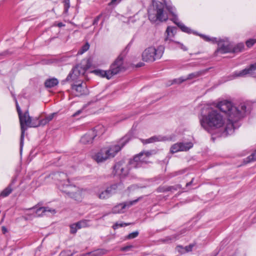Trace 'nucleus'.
Wrapping results in <instances>:
<instances>
[{"label": "nucleus", "instance_id": "obj_38", "mask_svg": "<svg viewBox=\"0 0 256 256\" xmlns=\"http://www.w3.org/2000/svg\"><path fill=\"white\" fill-rule=\"evenodd\" d=\"M90 48V44L88 42H86V44L83 46L82 48H81V54L87 51Z\"/></svg>", "mask_w": 256, "mask_h": 256}, {"label": "nucleus", "instance_id": "obj_12", "mask_svg": "<svg viewBox=\"0 0 256 256\" xmlns=\"http://www.w3.org/2000/svg\"><path fill=\"white\" fill-rule=\"evenodd\" d=\"M124 70V68L122 66V58L120 56H118L114 62L111 65L108 71H110V74H111L112 78L114 75L120 72H121Z\"/></svg>", "mask_w": 256, "mask_h": 256}, {"label": "nucleus", "instance_id": "obj_24", "mask_svg": "<svg viewBox=\"0 0 256 256\" xmlns=\"http://www.w3.org/2000/svg\"><path fill=\"white\" fill-rule=\"evenodd\" d=\"M94 131L96 136L102 134L105 132V128L102 125H98L96 126L93 130Z\"/></svg>", "mask_w": 256, "mask_h": 256}, {"label": "nucleus", "instance_id": "obj_25", "mask_svg": "<svg viewBox=\"0 0 256 256\" xmlns=\"http://www.w3.org/2000/svg\"><path fill=\"white\" fill-rule=\"evenodd\" d=\"M122 187V184H114L108 187L107 189L109 190L111 196L116 192L117 190Z\"/></svg>", "mask_w": 256, "mask_h": 256}, {"label": "nucleus", "instance_id": "obj_30", "mask_svg": "<svg viewBox=\"0 0 256 256\" xmlns=\"http://www.w3.org/2000/svg\"><path fill=\"white\" fill-rule=\"evenodd\" d=\"M200 36L203 38L204 40L207 42H212V43H216L217 42V38H210L207 36L201 34Z\"/></svg>", "mask_w": 256, "mask_h": 256}, {"label": "nucleus", "instance_id": "obj_41", "mask_svg": "<svg viewBox=\"0 0 256 256\" xmlns=\"http://www.w3.org/2000/svg\"><path fill=\"white\" fill-rule=\"evenodd\" d=\"M64 12L66 13L68 11V9L70 7V0H64Z\"/></svg>", "mask_w": 256, "mask_h": 256}, {"label": "nucleus", "instance_id": "obj_1", "mask_svg": "<svg viewBox=\"0 0 256 256\" xmlns=\"http://www.w3.org/2000/svg\"><path fill=\"white\" fill-rule=\"evenodd\" d=\"M165 8L174 16L172 20L175 23L181 30L185 32L190 34L192 30L178 21V19L175 14V8L172 6H165L163 3L153 0L152 4L148 10V16L149 20L153 23L163 22L168 19V14L165 10Z\"/></svg>", "mask_w": 256, "mask_h": 256}, {"label": "nucleus", "instance_id": "obj_44", "mask_svg": "<svg viewBox=\"0 0 256 256\" xmlns=\"http://www.w3.org/2000/svg\"><path fill=\"white\" fill-rule=\"evenodd\" d=\"M101 16H102V14H100L94 18V20L93 22H92L93 25H96V24H98Z\"/></svg>", "mask_w": 256, "mask_h": 256}, {"label": "nucleus", "instance_id": "obj_45", "mask_svg": "<svg viewBox=\"0 0 256 256\" xmlns=\"http://www.w3.org/2000/svg\"><path fill=\"white\" fill-rule=\"evenodd\" d=\"M174 43L178 44L180 45V48L183 50L186 51L187 50L186 48L183 44L178 42H174Z\"/></svg>", "mask_w": 256, "mask_h": 256}, {"label": "nucleus", "instance_id": "obj_42", "mask_svg": "<svg viewBox=\"0 0 256 256\" xmlns=\"http://www.w3.org/2000/svg\"><path fill=\"white\" fill-rule=\"evenodd\" d=\"M72 254L70 252L64 250L62 251L58 256H72Z\"/></svg>", "mask_w": 256, "mask_h": 256}, {"label": "nucleus", "instance_id": "obj_29", "mask_svg": "<svg viewBox=\"0 0 256 256\" xmlns=\"http://www.w3.org/2000/svg\"><path fill=\"white\" fill-rule=\"evenodd\" d=\"M80 88V84L72 85V94L76 96H79V88Z\"/></svg>", "mask_w": 256, "mask_h": 256}, {"label": "nucleus", "instance_id": "obj_14", "mask_svg": "<svg viewBox=\"0 0 256 256\" xmlns=\"http://www.w3.org/2000/svg\"><path fill=\"white\" fill-rule=\"evenodd\" d=\"M140 198H138L135 200L130 201L128 202H125L122 204H120L116 206L112 210V212L114 214L122 213L124 212V210L126 207H130L134 204H136L139 200Z\"/></svg>", "mask_w": 256, "mask_h": 256}, {"label": "nucleus", "instance_id": "obj_37", "mask_svg": "<svg viewBox=\"0 0 256 256\" xmlns=\"http://www.w3.org/2000/svg\"><path fill=\"white\" fill-rule=\"evenodd\" d=\"M256 43L254 39H250L246 42V46L248 48L252 47Z\"/></svg>", "mask_w": 256, "mask_h": 256}, {"label": "nucleus", "instance_id": "obj_46", "mask_svg": "<svg viewBox=\"0 0 256 256\" xmlns=\"http://www.w3.org/2000/svg\"><path fill=\"white\" fill-rule=\"evenodd\" d=\"M16 106L17 111H18V116L20 117V116H21L22 114V112H21L20 108V106H18V104L17 101L16 100Z\"/></svg>", "mask_w": 256, "mask_h": 256}, {"label": "nucleus", "instance_id": "obj_2", "mask_svg": "<svg viewBox=\"0 0 256 256\" xmlns=\"http://www.w3.org/2000/svg\"><path fill=\"white\" fill-rule=\"evenodd\" d=\"M218 108L226 113L228 117L225 132L228 134H231L234 132V124L243 117L246 112V107L244 103L240 104L238 107L234 106L232 103L224 100L218 104Z\"/></svg>", "mask_w": 256, "mask_h": 256}, {"label": "nucleus", "instance_id": "obj_49", "mask_svg": "<svg viewBox=\"0 0 256 256\" xmlns=\"http://www.w3.org/2000/svg\"><path fill=\"white\" fill-rule=\"evenodd\" d=\"M132 246H125V247H124L122 248V251H126L128 250H129L130 248H132Z\"/></svg>", "mask_w": 256, "mask_h": 256}, {"label": "nucleus", "instance_id": "obj_20", "mask_svg": "<svg viewBox=\"0 0 256 256\" xmlns=\"http://www.w3.org/2000/svg\"><path fill=\"white\" fill-rule=\"evenodd\" d=\"M72 73H70L66 78V80H69L70 79H72L73 80H77V77L80 74V71L78 70V66H75L72 70Z\"/></svg>", "mask_w": 256, "mask_h": 256}, {"label": "nucleus", "instance_id": "obj_39", "mask_svg": "<svg viewBox=\"0 0 256 256\" xmlns=\"http://www.w3.org/2000/svg\"><path fill=\"white\" fill-rule=\"evenodd\" d=\"M128 224H126V223L119 224L118 222H116V223L113 226V228L114 229H116V228H118L119 227H122V226H128Z\"/></svg>", "mask_w": 256, "mask_h": 256}, {"label": "nucleus", "instance_id": "obj_7", "mask_svg": "<svg viewBox=\"0 0 256 256\" xmlns=\"http://www.w3.org/2000/svg\"><path fill=\"white\" fill-rule=\"evenodd\" d=\"M128 140V136H126L122 138L117 144L112 145L108 148H104L109 158H114Z\"/></svg>", "mask_w": 256, "mask_h": 256}, {"label": "nucleus", "instance_id": "obj_17", "mask_svg": "<svg viewBox=\"0 0 256 256\" xmlns=\"http://www.w3.org/2000/svg\"><path fill=\"white\" fill-rule=\"evenodd\" d=\"M48 212H50L52 214L56 213V210L54 209L50 208L48 207H40L36 209L35 211V214L37 216H41L46 214Z\"/></svg>", "mask_w": 256, "mask_h": 256}, {"label": "nucleus", "instance_id": "obj_27", "mask_svg": "<svg viewBox=\"0 0 256 256\" xmlns=\"http://www.w3.org/2000/svg\"><path fill=\"white\" fill-rule=\"evenodd\" d=\"M107 188L104 190L102 192L98 194V196L100 199H106L108 198L110 196H111L110 192L108 191Z\"/></svg>", "mask_w": 256, "mask_h": 256}, {"label": "nucleus", "instance_id": "obj_5", "mask_svg": "<svg viewBox=\"0 0 256 256\" xmlns=\"http://www.w3.org/2000/svg\"><path fill=\"white\" fill-rule=\"evenodd\" d=\"M164 48L159 46L157 48L150 46L145 49L142 54V60L146 62H153L160 59L164 52Z\"/></svg>", "mask_w": 256, "mask_h": 256}, {"label": "nucleus", "instance_id": "obj_19", "mask_svg": "<svg viewBox=\"0 0 256 256\" xmlns=\"http://www.w3.org/2000/svg\"><path fill=\"white\" fill-rule=\"evenodd\" d=\"M176 32V28L168 26L166 31V36L165 41H172Z\"/></svg>", "mask_w": 256, "mask_h": 256}, {"label": "nucleus", "instance_id": "obj_56", "mask_svg": "<svg viewBox=\"0 0 256 256\" xmlns=\"http://www.w3.org/2000/svg\"><path fill=\"white\" fill-rule=\"evenodd\" d=\"M84 222H82V221H81V224H80L81 227H82V226H84V224H83V223H84Z\"/></svg>", "mask_w": 256, "mask_h": 256}, {"label": "nucleus", "instance_id": "obj_32", "mask_svg": "<svg viewBox=\"0 0 256 256\" xmlns=\"http://www.w3.org/2000/svg\"><path fill=\"white\" fill-rule=\"evenodd\" d=\"M256 160V150L246 158V162H250Z\"/></svg>", "mask_w": 256, "mask_h": 256}, {"label": "nucleus", "instance_id": "obj_52", "mask_svg": "<svg viewBox=\"0 0 256 256\" xmlns=\"http://www.w3.org/2000/svg\"><path fill=\"white\" fill-rule=\"evenodd\" d=\"M144 63L142 62H140L136 66V67H141V66H144Z\"/></svg>", "mask_w": 256, "mask_h": 256}, {"label": "nucleus", "instance_id": "obj_28", "mask_svg": "<svg viewBox=\"0 0 256 256\" xmlns=\"http://www.w3.org/2000/svg\"><path fill=\"white\" fill-rule=\"evenodd\" d=\"M70 232L71 234H76L77 232L78 229L80 228V222H78L76 224H74L70 226Z\"/></svg>", "mask_w": 256, "mask_h": 256}, {"label": "nucleus", "instance_id": "obj_36", "mask_svg": "<svg viewBox=\"0 0 256 256\" xmlns=\"http://www.w3.org/2000/svg\"><path fill=\"white\" fill-rule=\"evenodd\" d=\"M199 76V74L198 72L192 73L189 74L186 78V80H192L194 78H197Z\"/></svg>", "mask_w": 256, "mask_h": 256}, {"label": "nucleus", "instance_id": "obj_16", "mask_svg": "<svg viewBox=\"0 0 256 256\" xmlns=\"http://www.w3.org/2000/svg\"><path fill=\"white\" fill-rule=\"evenodd\" d=\"M96 136L94 131L90 130L82 138V142L84 144H90L93 142L94 138Z\"/></svg>", "mask_w": 256, "mask_h": 256}, {"label": "nucleus", "instance_id": "obj_55", "mask_svg": "<svg viewBox=\"0 0 256 256\" xmlns=\"http://www.w3.org/2000/svg\"><path fill=\"white\" fill-rule=\"evenodd\" d=\"M35 208H36V207L34 206V207H33V208H29V209H28L27 210H34V209H35Z\"/></svg>", "mask_w": 256, "mask_h": 256}, {"label": "nucleus", "instance_id": "obj_22", "mask_svg": "<svg viewBox=\"0 0 256 256\" xmlns=\"http://www.w3.org/2000/svg\"><path fill=\"white\" fill-rule=\"evenodd\" d=\"M58 84V80L56 78H52L46 80L44 82L45 86L46 88H51Z\"/></svg>", "mask_w": 256, "mask_h": 256}, {"label": "nucleus", "instance_id": "obj_31", "mask_svg": "<svg viewBox=\"0 0 256 256\" xmlns=\"http://www.w3.org/2000/svg\"><path fill=\"white\" fill-rule=\"evenodd\" d=\"M193 246L192 245H189L188 246H186L184 248H182L181 246H178V248H181L182 249V250L180 251V250L178 249V250L181 253H184L185 252H190L192 250Z\"/></svg>", "mask_w": 256, "mask_h": 256}, {"label": "nucleus", "instance_id": "obj_57", "mask_svg": "<svg viewBox=\"0 0 256 256\" xmlns=\"http://www.w3.org/2000/svg\"><path fill=\"white\" fill-rule=\"evenodd\" d=\"M74 103H73V102H72V103L71 104V108H72L74 106Z\"/></svg>", "mask_w": 256, "mask_h": 256}, {"label": "nucleus", "instance_id": "obj_23", "mask_svg": "<svg viewBox=\"0 0 256 256\" xmlns=\"http://www.w3.org/2000/svg\"><path fill=\"white\" fill-rule=\"evenodd\" d=\"M12 191V184H10L5 188L0 193V196L3 198L8 196Z\"/></svg>", "mask_w": 256, "mask_h": 256}, {"label": "nucleus", "instance_id": "obj_4", "mask_svg": "<svg viewBox=\"0 0 256 256\" xmlns=\"http://www.w3.org/2000/svg\"><path fill=\"white\" fill-rule=\"evenodd\" d=\"M52 178L58 181V184L59 189L68 194L72 198H76V194L79 192L78 186L70 184L67 175L64 172H57L53 174Z\"/></svg>", "mask_w": 256, "mask_h": 256}, {"label": "nucleus", "instance_id": "obj_13", "mask_svg": "<svg viewBox=\"0 0 256 256\" xmlns=\"http://www.w3.org/2000/svg\"><path fill=\"white\" fill-rule=\"evenodd\" d=\"M114 169L116 174L124 176L128 174L130 168L124 162L120 161L115 164Z\"/></svg>", "mask_w": 256, "mask_h": 256}, {"label": "nucleus", "instance_id": "obj_53", "mask_svg": "<svg viewBox=\"0 0 256 256\" xmlns=\"http://www.w3.org/2000/svg\"><path fill=\"white\" fill-rule=\"evenodd\" d=\"M64 26V24L62 22H60V23H58V27H62V26Z\"/></svg>", "mask_w": 256, "mask_h": 256}, {"label": "nucleus", "instance_id": "obj_26", "mask_svg": "<svg viewBox=\"0 0 256 256\" xmlns=\"http://www.w3.org/2000/svg\"><path fill=\"white\" fill-rule=\"evenodd\" d=\"M244 46L242 42L238 44L234 47L232 46V52H240L244 49Z\"/></svg>", "mask_w": 256, "mask_h": 256}, {"label": "nucleus", "instance_id": "obj_21", "mask_svg": "<svg viewBox=\"0 0 256 256\" xmlns=\"http://www.w3.org/2000/svg\"><path fill=\"white\" fill-rule=\"evenodd\" d=\"M94 74L102 78H106L108 79L111 78L110 71L104 70H96L92 72Z\"/></svg>", "mask_w": 256, "mask_h": 256}, {"label": "nucleus", "instance_id": "obj_6", "mask_svg": "<svg viewBox=\"0 0 256 256\" xmlns=\"http://www.w3.org/2000/svg\"><path fill=\"white\" fill-rule=\"evenodd\" d=\"M21 128V136H20V151L22 150L24 146V132L26 130V126L28 127H36L35 120H32V118L30 116L28 111L26 112L24 114L19 117Z\"/></svg>", "mask_w": 256, "mask_h": 256}, {"label": "nucleus", "instance_id": "obj_40", "mask_svg": "<svg viewBox=\"0 0 256 256\" xmlns=\"http://www.w3.org/2000/svg\"><path fill=\"white\" fill-rule=\"evenodd\" d=\"M138 232L136 231V232H132L128 236L127 238L129 239L134 238H136L138 236Z\"/></svg>", "mask_w": 256, "mask_h": 256}, {"label": "nucleus", "instance_id": "obj_54", "mask_svg": "<svg viewBox=\"0 0 256 256\" xmlns=\"http://www.w3.org/2000/svg\"><path fill=\"white\" fill-rule=\"evenodd\" d=\"M192 180L190 182L187 183V184H186V186H190V185L192 183Z\"/></svg>", "mask_w": 256, "mask_h": 256}, {"label": "nucleus", "instance_id": "obj_9", "mask_svg": "<svg viewBox=\"0 0 256 256\" xmlns=\"http://www.w3.org/2000/svg\"><path fill=\"white\" fill-rule=\"evenodd\" d=\"M218 48L216 51V54H226L232 52V46L227 38L224 39L217 40Z\"/></svg>", "mask_w": 256, "mask_h": 256}, {"label": "nucleus", "instance_id": "obj_43", "mask_svg": "<svg viewBox=\"0 0 256 256\" xmlns=\"http://www.w3.org/2000/svg\"><path fill=\"white\" fill-rule=\"evenodd\" d=\"M106 250H98L94 252V255L98 256L99 254H106Z\"/></svg>", "mask_w": 256, "mask_h": 256}, {"label": "nucleus", "instance_id": "obj_33", "mask_svg": "<svg viewBox=\"0 0 256 256\" xmlns=\"http://www.w3.org/2000/svg\"><path fill=\"white\" fill-rule=\"evenodd\" d=\"M38 119L36 118L35 120L36 124V126H44L46 124L48 123V122H47L46 118H45L44 119L41 120L40 121L37 122Z\"/></svg>", "mask_w": 256, "mask_h": 256}, {"label": "nucleus", "instance_id": "obj_58", "mask_svg": "<svg viewBox=\"0 0 256 256\" xmlns=\"http://www.w3.org/2000/svg\"><path fill=\"white\" fill-rule=\"evenodd\" d=\"M255 40H256V39Z\"/></svg>", "mask_w": 256, "mask_h": 256}, {"label": "nucleus", "instance_id": "obj_50", "mask_svg": "<svg viewBox=\"0 0 256 256\" xmlns=\"http://www.w3.org/2000/svg\"><path fill=\"white\" fill-rule=\"evenodd\" d=\"M2 232L4 234H6L8 232L7 229L5 226L2 227Z\"/></svg>", "mask_w": 256, "mask_h": 256}, {"label": "nucleus", "instance_id": "obj_35", "mask_svg": "<svg viewBox=\"0 0 256 256\" xmlns=\"http://www.w3.org/2000/svg\"><path fill=\"white\" fill-rule=\"evenodd\" d=\"M186 80V78L184 77H180L178 78L174 79L172 80V84H180L184 82H185Z\"/></svg>", "mask_w": 256, "mask_h": 256}, {"label": "nucleus", "instance_id": "obj_51", "mask_svg": "<svg viewBox=\"0 0 256 256\" xmlns=\"http://www.w3.org/2000/svg\"><path fill=\"white\" fill-rule=\"evenodd\" d=\"M118 0H112L111 2L110 3V5H113Z\"/></svg>", "mask_w": 256, "mask_h": 256}, {"label": "nucleus", "instance_id": "obj_34", "mask_svg": "<svg viewBox=\"0 0 256 256\" xmlns=\"http://www.w3.org/2000/svg\"><path fill=\"white\" fill-rule=\"evenodd\" d=\"M88 94V90L86 84H81V95H86Z\"/></svg>", "mask_w": 256, "mask_h": 256}, {"label": "nucleus", "instance_id": "obj_48", "mask_svg": "<svg viewBox=\"0 0 256 256\" xmlns=\"http://www.w3.org/2000/svg\"><path fill=\"white\" fill-rule=\"evenodd\" d=\"M80 114V110H76V112L74 113L72 116V117L75 118Z\"/></svg>", "mask_w": 256, "mask_h": 256}, {"label": "nucleus", "instance_id": "obj_10", "mask_svg": "<svg viewBox=\"0 0 256 256\" xmlns=\"http://www.w3.org/2000/svg\"><path fill=\"white\" fill-rule=\"evenodd\" d=\"M193 145V143L190 142H177L172 146L170 152L174 154L178 152H186L192 148Z\"/></svg>", "mask_w": 256, "mask_h": 256}, {"label": "nucleus", "instance_id": "obj_18", "mask_svg": "<svg viewBox=\"0 0 256 256\" xmlns=\"http://www.w3.org/2000/svg\"><path fill=\"white\" fill-rule=\"evenodd\" d=\"M168 138L165 136H154L148 139L142 140V142L144 144L152 143L156 142H162L168 140Z\"/></svg>", "mask_w": 256, "mask_h": 256}, {"label": "nucleus", "instance_id": "obj_15", "mask_svg": "<svg viewBox=\"0 0 256 256\" xmlns=\"http://www.w3.org/2000/svg\"><path fill=\"white\" fill-rule=\"evenodd\" d=\"M92 158L98 163L102 162L110 158L104 148L100 150L92 156Z\"/></svg>", "mask_w": 256, "mask_h": 256}, {"label": "nucleus", "instance_id": "obj_3", "mask_svg": "<svg viewBox=\"0 0 256 256\" xmlns=\"http://www.w3.org/2000/svg\"><path fill=\"white\" fill-rule=\"evenodd\" d=\"M224 118L217 110L209 108L206 114L200 120L201 126L207 131L211 128H218L224 125Z\"/></svg>", "mask_w": 256, "mask_h": 256}, {"label": "nucleus", "instance_id": "obj_47", "mask_svg": "<svg viewBox=\"0 0 256 256\" xmlns=\"http://www.w3.org/2000/svg\"><path fill=\"white\" fill-rule=\"evenodd\" d=\"M54 114H52L46 116V118L47 120V122H49L52 120V118H54Z\"/></svg>", "mask_w": 256, "mask_h": 256}, {"label": "nucleus", "instance_id": "obj_8", "mask_svg": "<svg viewBox=\"0 0 256 256\" xmlns=\"http://www.w3.org/2000/svg\"><path fill=\"white\" fill-rule=\"evenodd\" d=\"M150 155L149 152H141L138 155L136 156L133 160L129 162V164L130 166V168H137L142 166L143 164L148 162V160L149 156Z\"/></svg>", "mask_w": 256, "mask_h": 256}, {"label": "nucleus", "instance_id": "obj_59", "mask_svg": "<svg viewBox=\"0 0 256 256\" xmlns=\"http://www.w3.org/2000/svg\"><path fill=\"white\" fill-rule=\"evenodd\" d=\"M121 0H119V2H120Z\"/></svg>", "mask_w": 256, "mask_h": 256}, {"label": "nucleus", "instance_id": "obj_11", "mask_svg": "<svg viewBox=\"0 0 256 256\" xmlns=\"http://www.w3.org/2000/svg\"><path fill=\"white\" fill-rule=\"evenodd\" d=\"M256 72V62L250 64L249 67L240 70L236 71L233 73L232 76L234 78L237 77H244L248 74L252 75Z\"/></svg>", "mask_w": 256, "mask_h": 256}]
</instances>
